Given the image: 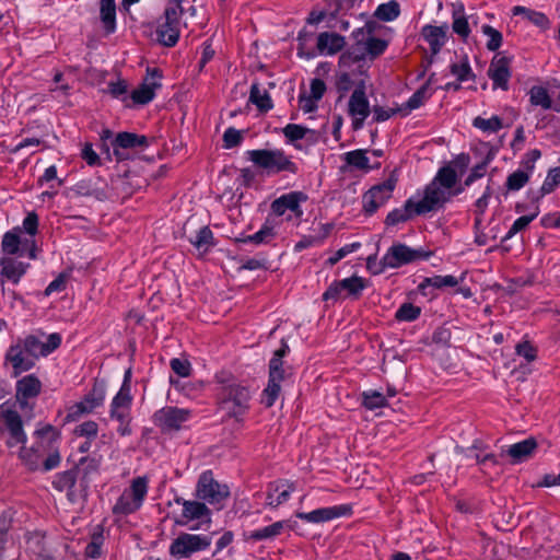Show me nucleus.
<instances>
[{
    "label": "nucleus",
    "instance_id": "nucleus-64",
    "mask_svg": "<svg viewBox=\"0 0 560 560\" xmlns=\"http://www.w3.org/2000/svg\"><path fill=\"white\" fill-rule=\"evenodd\" d=\"M98 425L95 421H85L74 429V433L79 436L94 439L97 435Z\"/></svg>",
    "mask_w": 560,
    "mask_h": 560
},
{
    "label": "nucleus",
    "instance_id": "nucleus-16",
    "mask_svg": "<svg viewBox=\"0 0 560 560\" xmlns=\"http://www.w3.org/2000/svg\"><path fill=\"white\" fill-rule=\"evenodd\" d=\"M42 392V382L34 374L23 376L15 385V399L23 410L28 407V399L36 398Z\"/></svg>",
    "mask_w": 560,
    "mask_h": 560
},
{
    "label": "nucleus",
    "instance_id": "nucleus-57",
    "mask_svg": "<svg viewBox=\"0 0 560 560\" xmlns=\"http://www.w3.org/2000/svg\"><path fill=\"white\" fill-rule=\"evenodd\" d=\"M451 73L457 78L459 82L467 81L474 77L467 56L464 57L460 63L451 65Z\"/></svg>",
    "mask_w": 560,
    "mask_h": 560
},
{
    "label": "nucleus",
    "instance_id": "nucleus-25",
    "mask_svg": "<svg viewBox=\"0 0 560 560\" xmlns=\"http://www.w3.org/2000/svg\"><path fill=\"white\" fill-rule=\"evenodd\" d=\"M346 45L345 37L330 32H323L317 37V49L319 54L334 55L340 51Z\"/></svg>",
    "mask_w": 560,
    "mask_h": 560
},
{
    "label": "nucleus",
    "instance_id": "nucleus-48",
    "mask_svg": "<svg viewBox=\"0 0 560 560\" xmlns=\"http://www.w3.org/2000/svg\"><path fill=\"white\" fill-rule=\"evenodd\" d=\"M362 406L369 410H374L387 406L386 397L377 390H366L361 394Z\"/></svg>",
    "mask_w": 560,
    "mask_h": 560
},
{
    "label": "nucleus",
    "instance_id": "nucleus-63",
    "mask_svg": "<svg viewBox=\"0 0 560 560\" xmlns=\"http://www.w3.org/2000/svg\"><path fill=\"white\" fill-rule=\"evenodd\" d=\"M170 365L173 372L180 377H188L191 373V364L186 359L174 358Z\"/></svg>",
    "mask_w": 560,
    "mask_h": 560
},
{
    "label": "nucleus",
    "instance_id": "nucleus-22",
    "mask_svg": "<svg viewBox=\"0 0 560 560\" xmlns=\"http://www.w3.org/2000/svg\"><path fill=\"white\" fill-rule=\"evenodd\" d=\"M148 138L142 135L132 132H119L116 135L112 142L114 154L118 160H122L125 156L121 153V149H135L148 147Z\"/></svg>",
    "mask_w": 560,
    "mask_h": 560
},
{
    "label": "nucleus",
    "instance_id": "nucleus-56",
    "mask_svg": "<svg viewBox=\"0 0 560 560\" xmlns=\"http://www.w3.org/2000/svg\"><path fill=\"white\" fill-rule=\"evenodd\" d=\"M452 28L454 33L466 39L470 34V28L467 19L459 11H455L453 14Z\"/></svg>",
    "mask_w": 560,
    "mask_h": 560
},
{
    "label": "nucleus",
    "instance_id": "nucleus-52",
    "mask_svg": "<svg viewBox=\"0 0 560 560\" xmlns=\"http://www.w3.org/2000/svg\"><path fill=\"white\" fill-rule=\"evenodd\" d=\"M528 172L524 170H517L508 176L505 186L508 190L516 191L523 188L528 183Z\"/></svg>",
    "mask_w": 560,
    "mask_h": 560
},
{
    "label": "nucleus",
    "instance_id": "nucleus-54",
    "mask_svg": "<svg viewBox=\"0 0 560 560\" xmlns=\"http://www.w3.org/2000/svg\"><path fill=\"white\" fill-rule=\"evenodd\" d=\"M421 314V308L412 303H404L395 314V318L399 322L416 320Z\"/></svg>",
    "mask_w": 560,
    "mask_h": 560
},
{
    "label": "nucleus",
    "instance_id": "nucleus-15",
    "mask_svg": "<svg viewBox=\"0 0 560 560\" xmlns=\"http://www.w3.org/2000/svg\"><path fill=\"white\" fill-rule=\"evenodd\" d=\"M447 200L446 191L438 183L431 182L424 189L423 198L415 201L416 213L424 214L441 207Z\"/></svg>",
    "mask_w": 560,
    "mask_h": 560
},
{
    "label": "nucleus",
    "instance_id": "nucleus-36",
    "mask_svg": "<svg viewBox=\"0 0 560 560\" xmlns=\"http://www.w3.org/2000/svg\"><path fill=\"white\" fill-rule=\"evenodd\" d=\"M109 416L113 420H116L119 422V425L117 428V432L121 436H127L131 434V415L130 409H124V408H110Z\"/></svg>",
    "mask_w": 560,
    "mask_h": 560
},
{
    "label": "nucleus",
    "instance_id": "nucleus-7",
    "mask_svg": "<svg viewBox=\"0 0 560 560\" xmlns=\"http://www.w3.org/2000/svg\"><path fill=\"white\" fill-rule=\"evenodd\" d=\"M397 178L392 174L384 183L370 188L362 197L363 210L371 215L390 199Z\"/></svg>",
    "mask_w": 560,
    "mask_h": 560
},
{
    "label": "nucleus",
    "instance_id": "nucleus-29",
    "mask_svg": "<svg viewBox=\"0 0 560 560\" xmlns=\"http://www.w3.org/2000/svg\"><path fill=\"white\" fill-rule=\"evenodd\" d=\"M190 244L199 252L206 254L214 246V236L209 226L199 229L195 236L189 237Z\"/></svg>",
    "mask_w": 560,
    "mask_h": 560
},
{
    "label": "nucleus",
    "instance_id": "nucleus-61",
    "mask_svg": "<svg viewBox=\"0 0 560 560\" xmlns=\"http://www.w3.org/2000/svg\"><path fill=\"white\" fill-rule=\"evenodd\" d=\"M482 32L489 37L487 48L491 51H495L502 45V34L490 25H483Z\"/></svg>",
    "mask_w": 560,
    "mask_h": 560
},
{
    "label": "nucleus",
    "instance_id": "nucleus-58",
    "mask_svg": "<svg viewBox=\"0 0 560 560\" xmlns=\"http://www.w3.org/2000/svg\"><path fill=\"white\" fill-rule=\"evenodd\" d=\"M492 158V154L488 153L487 156L479 164L475 165L471 168L470 174L465 179V186H470L475 180L483 177L487 166L491 162Z\"/></svg>",
    "mask_w": 560,
    "mask_h": 560
},
{
    "label": "nucleus",
    "instance_id": "nucleus-13",
    "mask_svg": "<svg viewBox=\"0 0 560 560\" xmlns=\"http://www.w3.org/2000/svg\"><path fill=\"white\" fill-rule=\"evenodd\" d=\"M1 418L10 433V440L7 442L8 446L15 444H25L27 441L26 434L23 430V421L20 413L11 408L4 409V404L0 406Z\"/></svg>",
    "mask_w": 560,
    "mask_h": 560
},
{
    "label": "nucleus",
    "instance_id": "nucleus-40",
    "mask_svg": "<svg viewBox=\"0 0 560 560\" xmlns=\"http://www.w3.org/2000/svg\"><path fill=\"white\" fill-rule=\"evenodd\" d=\"M284 524H285L284 522L279 521V522H276V523L268 525L264 528L253 530L249 533L247 538L250 540H254V541H260V540L273 538L281 534V532L284 527Z\"/></svg>",
    "mask_w": 560,
    "mask_h": 560
},
{
    "label": "nucleus",
    "instance_id": "nucleus-6",
    "mask_svg": "<svg viewBox=\"0 0 560 560\" xmlns=\"http://www.w3.org/2000/svg\"><path fill=\"white\" fill-rule=\"evenodd\" d=\"M196 493L199 499L217 504L229 498L230 490L226 485H221L213 478L211 470H207L198 479Z\"/></svg>",
    "mask_w": 560,
    "mask_h": 560
},
{
    "label": "nucleus",
    "instance_id": "nucleus-34",
    "mask_svg": "<svg viewBox=\"0 0 560 560\" xmlns=\"http://www.w3.org/2000/svg\"><path fill=\"white\" fill-rule=\"evenodd\" d=\"M249 101L257 106L260 112H268L272 108V101L267 91L261 92L258 83H253L249 92Z\"/></svg>",
    "mask_w": 560,
    "mask_h": 560
},
{
    "label": "nucleus",
    "instance_id": "nucleus-47",
    "mask_svg": "<svg viewBox=\"0 0 560 560\" xmlns=\"http://www.w3.org/2000/svg\"><path fill=\"white\" fill-rule=\"evenodd\" d=\"M132 397L130 394V384L127 380H124L122 385L116 396L113 398L110 408H131Z\"/></svg>",
    "mask_w": 560,
    "mask_h": 560
},
{
    "label": "nucleus",
    "instance_id": "nucleus-4",
    "mask_svg": "<svg viewBox=\"0 0 560 560\" xmlns=\"http://www.w3.org/2000/svg\"><path fill=\"white\" fill-rule=\"evenodd\" d=\"M184 10H177L166 5L164 14L156 27L159 43L166 47H173L177 44L180 33V18Z\"/></svg>",
    "mask_w": 560,
    "mask_h": 560
},
{
    "label": "nucleus",
    "instance_id": "nucleus-26",
    "mask_svg": "<svg viewBox=\"0 0 560 560\" xmlns=\"http://www.w3.org/2000/svg\"><path fill=\"white\" fill-rule=\"evenodd\" d=\"M282 133L289 143H295L296 141L302 139H307L311 143H314L318 139L317 131L296 124H288L282 129ZM294 145L295 148L300 149L299 144Z\"/></svg>",
    "mask_w": 560,
    "mask_h": 560
},
{
    "label": "nucleus",
    "instance_id": "nucleus-39",
    "mask_svg": "<svg viewBox=\"0 0 560 560\" xmlns=\"http://www.w3.org/2000/svg\"><path fill=\"white\" fill-rule=\"evenodd\" d=\"M210 515V510L202 502L184 501L183 516L187 520H199Z\"/></svg>",
    "mask_w": 560,
    "mask_h": 560
},
{
    "label": "nucleus",
    "instance_id": "nucleus-33",
    "mask_svg": "<svg viewBox=\"0 0 560 560\" xmlns=\"http://www.w3.org/2000/svg\"><path fill=\"white\" fill-rule=\"evenodd\" d=\"M434 74H432L429 79V81L423 84L420 89H418L410 98L406 102L405 106L402 108H399V110L405 112V115L409 114L411 110L419 108L423 105V103L430 97V94L428 93L429 90V83L431 82V79Z\"/></svg>",
    "mask_w": 560,
    "mask_h": 560
},
{
    "label": "nucleus",
    "instance_id": "nucleus-43",
    "mask_svg": "<svg viewBox=\"0 0 560 560\" xmlns=\"http://www.w3.org/2000/svg\"><path fill=\"white\" fill-rule=\"evenodd\" d=\"M459 283V280L454 276H433L429 278H424L423 281L419 284V289L423 290L427 287H433L436 289H442L445 287H456Z\"/></svg>",
    "mask_w": 560,
    "mask_h": 560
},
{
    "label": "nucleus",
    "instance_id": "nucleus-28",
    "mask_svg": "<svg viewBox=\"0 0 560 560\" xmlns=\"http://www.w3.org/2000/svg\"><path fill=\"white\" fill-rule=\"evenodd\" d=\"M537 447L535 439L529 438L518 443L512 444L506 454L512 458L513 463H521L532 456Z\"/></svg>",
    "mask_w": 560,
    "mask_h": 560
},
{
    "label": "nucleus",
    "instance_id": "nucleus-27",
    "mask_svg": "<svg viewBox=\"0 0 560 560\" xmlns=\"http://www.w3.org/2000/svg\"><path fill=\"white\" fill-rule=\"evenodd\" d=\"M416 205L412 198H409L404 203L402 208H397L390 211L386 219L385 224L388 226L397 225L399 223H404L413 218V215H418L416 213Z\"/></svg>",
    "mask_w": 560,
    "mask_h": 560
},
{
    "label": "nucleus",
    "instance_id": "nucleus-24",
    "mask_svg": "<svg viewBox=\"0 0 560 560\" xmlns=\"http://www.w3.org/2000/svg\"><path fill=\"white\" fill-rule=\"evenodd\" d=\"M0 265L1 284H3L4 280H9L12 283L18 284L30 267V264L15 260L13 258H3L1 259Z\"/></svg>",
    "mask_w": 560,
    "mask_h": 560
},
{
    "label": "nucleus",
    "instance_id": "nucleus-50",
    "mask_svg": "<svg viewBox=\"0 0 560 560\" xmlns=\"http://www.w3.org/2000/svg\"><path fill=\"white\" fill-rule=\"evenodd\" d=\"M77 475L74 468L60 472L55 477L52 486L59 491L71 490L75 485Z\"/></svg>",
    "mask_w": 560,
    "mask_h": 560
},
{
    "label": "nucleus",
    "instance_id": "nucleus-30",
    "mask_svg": "<svg viewBox=\"0 0 560 560\" xmlns=\"http://www.w3.org/2000/svg\"><path fill=\"white\" fill-rule=\"evenodd\" d=\"M101 21L106 33H114L116 30V4L115 0H101L100 3Z\"/></svg>",
    "mask_w": 560,
    "mask_h": 560
},
{
    "label": "nucleus",
    "instance_id": "nucleus-51",
    "mask_svg": "<svg viewBox=\"0 0 560 560\" xmlns=\"http://www.w3.org/2000/svg\"><path fill=\"white\" fill-rule=\"evenodd\" d=\"M104 542L103 530L94 532L91 541L86 545L84 556L90 559H97L102 555V546Z\"/></svg>",
    "mask_w": 560,
    "mask_h": 560
},
{
    "label": "nucleus",
    "instance_id": "nucleus-31",
    "mask_svg": "<svg viewBox=\"0 0 560 560\" xmlns=\"http://www.w3.org/2000/svg\"><path fill=\"white\" fill-rule=\"evenodd\" d=\"M343 160L347 165L352 166L357 170L369 172L371 168L380 167V163L374 166L370 165V160L366 156V150L358 149L349 151L343 154Z\"/></svg>",
    "mask_w": 560,
    "mask_h": 560
},
{
    "label": "nucleus",
    "instance_id": "nucleus-12",
    "mask_svg": "<svg viewBox=\"0 0 560 560\" xmlns=\"http://www.w3.org/2000/svg\"><path fill=\"white\" fill-rule=\"evenodd\" d=\"M22 229L14 228L11 231L4 233L1 241V249L7 255H20L22 256L25 249H28V257L31 259L36 258L35 241L28 238H21Z\"/></svg>",
    "mask_w": 560,
    "mask_h": 560
},
{
    "label": "nucleus",
    "instance_id": "nucleus-23",
    "mask_svg": "<svg viewBox=\"0 0 560 560\" xmlns=\"http://www.w3.org/2000/svg\"><path fill=\"white\" fill-rule=\"evenodd\" d=\"M149 74L151 75V81L149 79H145V82L142 83L138 89L133 90L130 98L135 104L138 105H145L150 103L155 95V90L161 86V84L153 80L154 77L160 78L158 69H153L150 71L148 70Z\"/></svg>",
    "mask_w": 560,
    "mask_h": 560
},
{
    "label": "nucleus",
    "instance_id": "nucleus-5",
    "mask_svg": "<svg viewBox=\"0 0 560 560\" xmlns=\"http://www.w3.org/2000/svg\"><path fill=\"white\" fill-rule=\"evenodd\" d=\"M211 545V537L182 533L170 546V555L174 558H188L192 553L206 550Z\"/></svg>",
    "mask_w": 560,
    "mask_h": 560
},
{
    "label": "nucleus",
    "instance_id": "nucleus-1",
    "mask_svg": "<svg viewBox=\"0 0 560 560\" xmlns=\"http://www.w3.org/2000/svg\"><path fill=\"white\" fill-rule=\"evenodd\" d=\"M431 255L432 252L430 250H425L423 248H411L406 244L395 243L388 248L377 266L375 262L376 257L370 256L368 258V268L372 270L373 273H381L386 268L396 269L418 260H427Z\"/></svg>",
    "mask_w": 560,
    "mask_h": 560
},
{
    "label": "nucleus",
    "instance_id": "nucleus-44",
    "mask_svg": "<svg viewBox=\"0 0 560 560\" xmlns=\"http://www.w3.org/2000/svg\"><path fill=\"white\" fill-rule=\"evenodd\" d=\"M340 284L341 289L343 290V294L354 299H358L362 290L365 288L364 280L357 276L340 280Z\"/></svg>",
    "mask_w": 560,
    "mask_h": 560
},
{
    "label": "nucleus",
    "instance_id": "nucleus-11",
    "mask_svg": "<svg viewBox=\"0 0 560 560\" xmlns=\"http://www.w3.org/2000/svg\"><path fill=\"white\" fill-rule=\"evenodd\" d=\"M285 370L283 369V361L279 359H271L269 362V380L268 385L262 392L261 402L270 408L278 399L281 386L280 383L285 378Z\"/></svg>",
    "mask_w": 560,
    "mask_h": 560
},
{
    "label": "nucleus",
    "instance_id": "nucleus-60",
    "mask_svg": "<svg viewBox=\"0 0 560 560\" xmlns=\"http://www.w3.org/2000/svg\"><path fill=\"white\" fill-rule=\"evenodd\" d=\"M20 458L31 470H36L39 466L40 456L34 448H26L25 446H22L20 451Z\"/></svg>",
    "mask_w": 560,
    "mask_h": 560
},
{
    "label": "nucleus",
    "instance_id": "nucleus-42",
    "mask_svg": "<svg viewBox=\"0 0 560 560\" xmlns=\"http://www.w3.org/2000/svg\"><path fill=\"white\" fill-rule=\"evenodd\" d=\"M399 14L400 7L399 3L395 0L380 4L374 12V16L384 22L394 21L399 16Z\"/></svg>",
    "mask_w": 560,
    "mask_h": 560
},
{
    "label": "nucleus",
    "instance_id": "nucleus-9",
    "mask_svg": "<svg viewBox=\"0 0 560 560\" xmlns=\"http://www.w3.org/2000/svg\"><path fill=\"white\" fill-rule=\"evenodd\" d=\"M105 399V388L102 384L95 383L89 394L84 398L74 404L67 413L65 421L72 422L78 420L83 413H90L95 408L103 405Z\"/></svg>",
    "mask_w": 560,
    "mask_h": 560
},
{
    "label": "nucleus",
    "instance_id": "nucleus-46",
    "mask_svg": "<svg viewBox=\"0 0 560 560\" xmlns=\"http://www.w3.org/2000/svg\"><path fill=\"white\" fill-rule=\"evenodd\" d=\"M433 182L438 183L439 186H442L445 189L453 188L457 182L456 170L451 165L441 167Z\"/></svg>",
    "mask_w": 560,
    "mask_h": 560
},
{
    "label": "nucleus",
    "instance_id": "nucleus-55",
    "mask_svg": "<svg viewBox=\"0 0 560 560\" xmlns=\"http://www.w3.org/2000/svg\"><path fill=\"white\" fill-rule=\"evenodd\" d=\"M538 215V212L528 215H522L514 221L511 229L508 231L505 236L502 238V242H505L512 238L516 233L525 230L528 224Z\"/></svg>",
    "mask_w": 560,
    "mask_h": 560
},
{
    "label": "nucleus",
    "instance_id": "nucleus-38",
    "mask_svg": "<svg viewBox=\"0 0 560 560\" xmlns=\"http://www.w3.org/2000/svg\"><path fill=\"white\" fill-rule=\"evenodd\" d=\"M275 235H276V233L273 231V228L265 224L255 234L236 237L235 242L236 243H253L255 245L267 244L275 237Z\"/></svg>",
    "mask_w": 560,
    "mask_h": 560
},
{
    "label": "nucleus",
    "instance_id": "nucleus-41",
    "mask_svg": "<svg viewBox=\"0 0 560 560\" xmlns=\"http://www.w3.org/2000/svg\"><path fill=\"white\" fill-rule=\"evenodd\" d=\"M529 102L533 106H540L544 109L552 107V100L546 88L534 85L529 90Z\"/></svg>",
    "mask_w": 560,
    "mask_h": 560
},
{
    "label": "nucleus",
    "instance_id": "nucleus-3",
    "mask_svg": "<svg viewBox=\"0 0 560 560\" xmlns=\"http://www.w3.org/2000/svg\"><path fill=\"white\" fill-rule=\"evenodd\" d=\"M219 399L221 408L240 421L249 409L252 394L247 386L232 383L222 387Z\"/></svg>",
    "mask_w": 560,
    "mask_h": 560
},
{
    "label": "nucleus",
    "instance_id": "nucleus-19",
    "mask_svg": "<svg viewBox=\"0 0 560 560\" xmlns=\"http://www.w3.org/2000/svg\"><path fill=\"white\" fill-rule=\"evenodd\" d=\"M5 361L11 364L13 369L12 375L14 377H18L23 372L30 371L35 365L34 359L30 358L23 349L21 339L9 347L5 353Z\"/></svg>",
    "mask_w": 560,
    "mask_h": 560
},
{
    "label": "nucleus",
    "instance_id": "nucleus-8",
    "mask_svg": "<svg viewBox=\"0 0 560 560\" xmlns=\"http://www.w3.org/2000/svg\"><path fill=\"white\" fill-rule=\"evenodd\" d=\"M190 417L191 411L189 409L166 406L154 412L153 421L162 432H172L180 430L182 424L188 421Z\"/></svg>",
    "mask_w": 560,
    "mask_h": 560
},
{
    "label": "nucleus",
    "instance_id": "nucleus-20",
    "mask_svg": "<svg viewBox=\"0 0 560 560\" xmlns=\"http://www.w3.org/2000/svg\"><path fill=\"white\" fill-rule=\"evenodd\" d=\"M351 514V506L341 504L329 508H322L314 510L312 512H299L296 513V517L310 522V523H323L328 522L340 516H346Z\"/></svg>",
    "mask_w": 560,
    "mask_h": 560
},
{
    "label": "nucleus",
    "instance_id": "nucleus-14",
    "mask_svg": "<svg viewBox=\"0 0 560 560\" xmlns=\"http://www.w3.org/2000/svg\"><path fill=\"white\" fill-rule=\"evenodd\" d=\"M1 418L10 433V440L7 442L8 446L15 444H25L27 441L26 434L23 430V421L20 413L11 408L4 409V404L0 406Z\"/></svg>",
    "mask_w": 560,
    "mask_h": 560
},
{
    "label": "nucleus",
    "instance_id": "nucleus-10",
    "mask_svg": "<svg viewBox=\"0 0 560 560\" xmlns=\"http://www.w3.org/2000/svg\"><path fill=\"white\" fill-rule=\"evenodd\" d=\"M348 107L350 116L353 117V129H361L363 127L364 120L371 113L370 103L365 95V84L363 81H361L352 92Z\"/></svg>",
    "mask_w": 560,
    "mask_h": 560
},
{
    "label": "nucleus",
    "instance_id": "nucleus-37",
    "mask_svg": "<svg viewBox=\"0 0 560 560\" xmlns=\"http://www.w3.org/2000/svg\"><path fill=\"white\" fill-rule=\"evenodd\" d=\"M141 506L127 491L117 499L113 506L114 514L129 515L135 513Z\"/></svg>",
    "mask_w": 560,
    "mask_h": 560
},
{
    "label": "nucleus",
    "instance_id": "nucleus-45",
    "mask_svg": "<svg viewBox=\"0 0 560 560\" xmlns=\"http://www.w3.org/2000/svg\"><path fill=\"white\" fill-rule=\"evenodd\" d=\"M21 343L26 354L33 359L46 357L44 351V342L36 336L28 335L23 340H21Z\"/></svg>",
    "mask_w": 560,
    "mask_h": 560
},
{
    "label": "nucleus",
    "instance_id": "nucleus-2",
    "mask_svg": "<svg viewBox=\"0 0 560 560\" xmlns=\"http://www.w3.org/2000/svg\"><path fill=\"white\" fill-rule=\"evenodd\" d=\"M247 156L255 166L264 170L268 175L281 172L295 174L298 172V165L280 149L249 150L247 151Z\"/></svg>",
    "mask_w": 560,
    "mask_h": 560
},
{
    "label": "nucleus",
    "instance_id": "nucleus-35",
    "mask_svg": "<svg viewBox=\"0 0 560 560\" xmlns=\"http://www.w3.org/2000/svg\"><path fill=\"white\" fill-rule=\"evenodd\" d=\"M101 460V456H84L80 458L78 465L73 468L77 469V474H82V480L88 482L91 475L98 472Z\"/></svg>",
    "mask_w": 560,
    "mask_h": 560
},
{
    "label": "nucleus",
    "instance_id": "nucleus-53",
    "mask_svg": "<svg viewBox=\"0 0 560 560\" xmlns=\"http://www.w3.org/2000/svg\"><path fill=\"white\" fill-rule=\"evenodd\" d=\"M138 503L142 505L148 492V481L144 477L132 480L129 490H126Z\"/></svg>",
    "mask_w": 560,
    "mask_h": 560
},
{
    "label": "nucleus",
    "instance_id": "nucleus-18",
    "mask_svg": "<svg viewBox=\"0 0 560 560\" xmlns=\"http://www.w3.org/2000/svg\"><path fill=\"white\" fill-rule=\"evenodd\" d=\"M448 26L446 24L441 26H434V25H424L421 30V36L422 38L429 44L431 56L428 58L427 67H430L434 59L433 57L440 52L442 47L446 43V34H447Z\"/></svg>",
    "mask_w": 560,
    "mask_h": 560
},
{
    "label": "nucleus",
    "instance_id": "nucleus-17",
    "mask_svg": "<svg viewBox=\"0 0 560 560\" xmlns=\"http://www.w3.org/2000/svg\"><path fill=\"white\" fill-rule=\"evenodd\" d=\"M511 58L505 56H495L490 62L488 68V77L493 82L494 89L506 91L509 89V80L511 78L510 71Z\"/></svg>",
    "mask_w": 560,
    "mask_h": 560
},
{
    "label": "nucleus",
    "instance_id": "nucleus-59",
    "mask_svg": "<svg viewBox=\"0 0 560 560\" xmlns=\"http://www.w3.org/2000/svg\"><path fill=\"white\" fill-rule=\"evenodd\" d=\"M243 141V131L229 127L223 133V147L225 149H232L240 145Z\"/></svg>",
    "mask_w": 560,
    "mask_h": 560
},
{
    "label": "nucleus",
    "instance_id": "nucleus-21",
    "mask_svg": "<svg viewBox=\"0 0 560 560\" xmlns=\"http://www.w3.org/2000/svg\"><path fill=\"white\" fill-rule=\"evenodd\" d=\"M306 199V195L302 191H292L282 195L271 202V211L276 215L280 217L283 215L287 210H291L296 214V217H301L303 211L300 203Z\"/></svg>",
    "mask_w": 560,
    "mask_h": 560
},
{
    "label": "nucleus",
    "instance_id": "nucleus-49",
    "mask_svg": "<svg viewBox=\"0 0 560 560\" xmlns=\"http://www.w3.org/2000/svg\"><path fill=\"white\" fill-rule=\"evenodd\" d=\"M472 126L483 132L494 133L503 127L502 119L499 116H492L491 118H483L477 116L472 120Z\"/></svg>",
    "mask_w": 560,
    "mask_h": 560
},
{
    "label": "nucleus",
    "instance_id": "nucleus-62",
    "mask_svg": "<svg viewBox=\"0 0 560 560\" xmlns=\"http://www.w3.org/2000/svg\"><path fill=\"white\" fill-rule=\"evenodd\" d=\"M387 47V42L377 37H370L366 40V51L372 57L375 58L382 55Z\"/></svg>",
    "mask_w": 560,
    "mask_h": 560
},
{
    "label": "nucleus",
    "instance_id": "nucleus-32",
    "mask_svg": "<svg viewBox=\"0 0 560 560\" xmlns=\"http://www.w3.org/2000/svg\"><path fill=\"white\" fill-rule=\"evenodd\" d=\"M514 15H523L524 19L538 26L541 30H546L549 27V19L542 12L534 11L532 9H527L525 7H514L513 8Z\"/></svg>",
    "mask_w": 560,
    "mask_h": 560
}]
</instances>
